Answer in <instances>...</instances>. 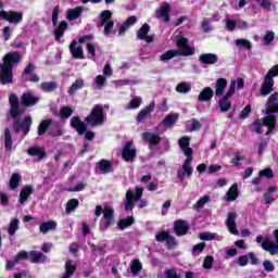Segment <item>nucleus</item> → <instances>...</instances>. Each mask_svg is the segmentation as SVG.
<instances>
[{
  "label": "nucleus",
  "instance_id": "obj_1",
  "mask_svg": "<svg viewBox=\"0 0 278 278\" xmlns=\"http://www.w3.org/2000/svg\"><path fill=\"white\" fill-rule=\"evenodd\" d=\"M265 105L266 110H263V112H265L266 117L256 119L253 123L254 131L256 134H262V127H267V134H270L277 126V117H275V114L278 113V92L270 94Z\"/></svg>",
  "mask_w": 278,
  "mask_h": 278
},
{
  "label": "nucleus",
  "instance_id": "obj_2",
  "mask_svg": "<svg viewBox=\"0 0 278 278\" xmlns=\"http://www.w3.org/2000/svg\"><path fill=\"white\" fill-rule=\"evenodd\" d=\"M21 62V53L9 52L3 58V64H0V84H12V66Z\"/></svg>",
  "mask_w": 278,
  "mask_h": 278
},
{
  "label": "nucleus",
  "instance_id": "obj_3",
  "mask_svg": "<svg viewBox=\"0 0 278 278\" xmlns=\"http://www.w3.org/2000/svg\"><path fill=\"white\" fill-rule=\"evenodd\" d=\"M176 46L178 50H169L161 55V61L173 60L176 55H194V47L188 43V38L182 37L181 34L176 36Z\"/></svg>",
  "mask_w": 278,
  "mask_h": 278
},
{
  "label": "nucleus",
  "instance_id": "obj_4",
  "mask_svg": "<svg viewBox=\"0 0 278 278\" xmlns=\"http://www.w3.org/2000/svg\"><path fill=\"white\" fill-rule=\"evenodd\" d=\"M103 214L104 220L100 224V229H108L112 225V220L114 219V208L111 206L101 207L98 205L96 207V217L99 218Z\"/></svg>",
  "mask_w": 278,
  "mask_h": 278
},
{
  "label": "nucleus",
  "instance_id": "obj_5",
  "mask_svg": "<svg viewBox=\"0 0 278 278\" xmlns=\"http://www.w3.org/2000/svg\"><path fill=\"white\" fill-rule=\"evenodd\" d=\"M274 236H275L276 242L270 241V239H264L262 236L256 237V242L261 244L264 251H267L268 253H270V255H277L278 253V230L274 231Z\"/></svg>",
  "mask_w": 278,
  "mask_h": 278
},
{
  "label": "nucleus",
  "instance_id": "obj_6",
  "mask_svg": "<svg viewBox=\"0 0 278 278\" xmlns=\"http://www.w3.org/2000/svg\"><path fill=\"white\" fill-rule=\"evenodd\" d=\"M105 122V115H103V108L101 105H96L91 114L86 117V123L91 125V127H97L99 125H103Z\"/></svg>",
  "mask_w": 278,
  "mask_h": 278
},
{
  "label": "nucleus",
  "instance_id": "obj_7",
  "mask_svg": "<svg viewBox=\"0 0 278 278\" xmlns=\"http://www.w3.org/2000/svg\"><path fill=\"white\" fill-rule=\"evenodd\" d=\"M225 23H226V29L228 31H233L236 29H249V22L247 21H242V20H238L236 16H231L228 15L225 18Z\"/></svg>",
  "mask_w": 278,
  "mask_h": 278
},
{
  "label": "nucleus",
  "instance_id": "obj_8",
  "mask_svg": "<svg viewBox=\"0 0 278 278\" xmlns=\"http://www.w3.org/2000/svg\"><path fill=\"white\" fill-rule=\"evenodd\" d=\"M144 192L143 188H137L134 194V191L128 190L126 192V200L124 202V207L126 212H131L134 210V201H140L142 199V193Z\"/></svg>",
  "mask_w": 278,
  "mask_h": 278
},
{
  "label": "nucleus",
  "instance_id": "obj_9",
  "mask_svg": "<svg viewBox=\"0 0 278 278\" xmlns=\"http://www.w3.org/2000/svg\"><path fill=\"white\" fill-rule=\"evenodd\" d=\"M99 27H104V36H110L114 27V21H112V13L110 11H103L100 15Z\"/></svg>",
  "mask_w": 278,
  "mask_h": 278
},
{
  "label": "nucleus",
  "instance_id": "obj_10",
  "mask_svg": "<svg viewBox=\"0 0 278 278\" xmlns=\"http://www.w3.org/2000/svg\"><path fill=\"white\" fill-rule=\"evenodd\" d=\"M90 36H84L80 37L77 41H73L70 45V51L76 60H84V49L81 48V43L86 42V40H89Z\"/></svg>",
  "mask_w": 278,
  "mask_h": 278
},
{
  "label": "nucleus",
  "instance_id": "obj_11",
  "mask_svg": "<svg viewBox=\"0 0 278 278\" xmlns=\"http://www.w3.org/2000/svg\"><path fill=\"white\" fill-rule=\"evenodd\" d=\"M235 92H236V80H231L230 87L226 96L219 101V109L222 112H229V110L231 109V102H229V99L233 97Z\"/></svg>",
  "mask_w": 278,
  "mask_h": 278
},
{
  "label": "nucleus",
  "instance_id": "obj_12",
  "mask_svg": "<svg viewBox=\"0 0 278 278\" xmlns=\"http://www.w3.org/2000/svg\"><path fill=\"white\" fill-rule=\"evenodd\" d=\"M187 159L185 160L182 164V170L177 172V177L180 179V181H184L186 177H192L193 168H192V156H186Z\"/></svg>",
  "mask_w": 278,
  "mask_h": 278
},
{
  "label": "nucleus",
  "instance_id": "obj_13",
  "mask_svg": "<svg viewBox=\"0 0 278 278\" xmlns=\"http://www.w3.org/2000/svg\"><path fill=\"white\" fill-rule=\"evenodd\" d=\"M0 18H4V21H8L9 23H13L14 25H18L21 21H23V13L21 12H0Z\"/></svg>",
  "mask_w": 278,
  "mask_h": 278
},
{
  "label": "nucleus",
  "instance_id": "obj_14",
  "mask_svg": "<svg viewBox=\"0 0 278 278\" xmlns=\"http://www.w3.org/2000/svg\"><path fill=\"white\" fill-rule=\"evenodd\" d=\"M273 86H275V80L273 79L271 76L266 74V76L262 83L261 96L268 97V94H270V92H273Z\"/></svg>",
  "mask_w": 278,
  "mask_h": 278
},
{
  "label": "nucleus",
  "instance_id": "obj_15",
  "mask_svg": "<svg viewBox=\"0 0 278 278\" xmlns=\"http://www.w3.org/2000/svg\"><path fill=\"white\" fill-rule=\"evenodd\" d=\"M31 116H26L25 119L23 121V123L15 121L13 123V129H15L16 131H24L25 136H27V134H29V127H31Z\"/></svg>",
  "mask_w": 278,
  "mask_h": 278
},
{
  "label": "nucleus",
  "instance_id": "obj_16",
  "mask_svg": "<svg viewBox=\"0 0 278 278\" xmlns=\"http://www.w3.org/2000/svg\"><path fill=\"white\" fill-rule=\"evenodd\" d=\"M170 4L163 2L160 8L156 10V18H163L165 23L170 21Z\"/></svg>",
  "mask_w": 278,
  "mask_h": 278
},
{
  "label": "nucleus",
  "instance_id": "obj_17",
  "mask_svg": "<svg viewBox=\"0 0 278 278\" xmlns=\"http://www.w3.org/2000/svg\"><path fill=\"white\" fill-rule=\"evenodd\" d=\"M178 144L184 155H186V157L192 156L194 151L192 150V148H190V137L188 136L181 137L178 141Z\"/></svg>",
  "mask_w": 278,
  "mask_h": 278
},
{
  "label": "nucleus",
  "instance_id": "obj_18",
  "mask_svg": "<svg viewBox=\"0 0 278 278\" xmlns=\"http://www.w3.org/2000/svg\"><path fill=\"white\" fill-rule=\"evenodd\" d=\"M236 218H238V214L230 212L227 215L226 219V227L228 228V231L232 233V236H238V227L236 226Z\"/></svg>",
  "mask_w": 278,
  "mask_h": 278
},
{
  "label": "nucleus",
  "instance_id": "obj_19",
  "mask_svg": "<svg viewBox=\"0 0 278 278\" xmlns=\"http://www.w3.org/2000/svg\"><path fill=\"white\" fill-rule=\"evenodd\" d=\"M122 156L126 162H131L136 157V148H134V142H126Z\"/></svg>",
  "mask_w": 278,
  "mask_h": 278
},
{
  "label": "nucleus",
  "instance_id": "obj_20",
  "mask_svg": "<svg viewBox=\"0 0 278 278\" xmlns=\"http://www.w3.org/2000/svg\"><path fill=\"white\" fill-rule=\"evenodd\" d=\"M10 105H11V116L12 118H18L21 114H23V111L18 109V98L16 94H11L9 98Z\"/></svg>",
  "mask_w": 278,
  "mask_h": 278
},
{
  "label": "nucleus",
  "instance_id": "obj_21",
  "mask_svg": "<svg viewBox=\"0 0 278 278\" xmlns=\"http://www.w3.org/2000/svg\"><path fill=\"white\" fill-rule=\"evenodd\" d=\"M189 229L190 227L188 226V223L184 219H179L174 223V231L176 236H186Z\"/></svg>",
  "mask_w": 278,
  "mask_h": 278
},
{
  "label": "nucleus",
  "instance_id": "obj_22",
  "mask_svg": "<svg viewBox=\"0 0 278 278\" xmlns=\"http://www.w3.org/2000/svg\"><path fill=\"white\" fill-rule=\"evenodd\" d=\"M156 238V242H166L167 247H169V249H173V247L177 245V242L175 241V238L172 237L170 235H168V232H160L155 236Z\"/></svg>",
  "mask_w": 278,
  "mask_h": 278
},
{
  "label": "nucleus",
  "instance_id": "obj_23",
  "mask_svg": "<svg viewBox=\"0 0 278 278\" xmlns=\"http://www.w3.org/2000/svg\"><path fill=\"white\" fill-rule=\"evenodd\" d=\"M151 29V26L149 24H143L142 27L137 31V38L139 40H144L146 42H152L153 38L149 36V30Z\"/></svg>",
  "mask_w": 278,
  "mask_h": 278
},
{
  "label": "nucleus",
  "instance_id": "obj_24",
  "mask_svg": "<svg viewBox=\"0 0 278 278\" xmlns=\"http://www.w3.org/2000/svg\"><path fill=\"white\" fill-rule=\"evenodd\" d=\"M71 126L76 129L79 136H84L86 134V124L81 122L79 117H73L71 119Z\"/></svg>",
  "mask_w": 278,
  "mask_h": 278
},
{
  "label": "nucleus",
  "instance_id": "obj_25",
  "mask_svg": "<svg viewBox=\"0 0 278 278\" xmlns=\"http://www.w3.org/2000/svg\"><path fill=\"white\" fill-rule=\"evenodd\" d=\"M58 229V223L55 220H48L41 223L39 226V231L41 233H49V231H55Z\"/></svg>",
  "mask_w": 278,
  "mask_h": 278
},
{
  "label": "nucleus",
  "instance_id": "obj_26",
  "mask_svg": "<svg viewBox=\"0 0 278 278\" xmlns=\"http://www.w3.org/2000/svg\"><path fill=\"white\" fill-rule=\"evenodd\" d=\"M97 170L102 175H108V173H112V163L108 160H101L97 165Z\"/></svg>",
  "mask_w": 278,
  "mask_h": 278
},
{
  "label": "nucleus",
  "instance_id": "obj_27",
  "mask_svg": "<svg viewBox=\"0 0 278 278\" xmlns=\"http://www.w3.org/2000/svg\"><path fill=\"white\" fill-rule=\"evenodd\" d=\"M38 97L34 96L31 92L23 93L22 96V105H36L38 103Z\"/></svg>",
  "mask_w": 278,
  "mask_h": 278
},
{
  "label": "nucleus",
  "instance_id": "obj_28",
  "mask_svg": "<svg viewBox=\"0 0 278 278\" xmlns=\"http://www.w3.org/2000/svg\"><path fill=\"white\" fill-rule=\"evenodd\" d=\"M155 110V102H151L148 106H146L143 110H141L137 116L138 123H142L151 112Z\"/></svg>",
  "mask_w": 278,
  "mask_h": 278
},
{
  "label": "nucleus",
  "instance_id": "obj_29",
  "mask_svg": "<svg viewBox=\"0 0 278 278\" xmlns=\"http://www.w3.org/2000/svg\"><path fill=\"white\" fill-rule=\"evenodd\" d=\"M177 121H179V114L170 113L162 121L161 125L163 127H174Z\"/></svg>",
  "mask_w": 278,
  "mask_h": 278
},
{
  "label": "nucleus",
  "instance_id": "obj_30",
  "mask_svg": "<svg viewBox=\"0 0 278 278\" xmlns=\"http://www.w3.org/2000/svg\"><path fill=\"white\" fill-rule=\"evenodd\" d=\"M238 184H233L229 190L226 192L224 199L225 201L231 202V201H236V199H238Z\"/></svg>",
  "mask_w": 278,
  "mask_h": 278
},
{
  "label": "nucleus",
  "instance_id": "obj_31",
  "mask_svg": "<svg viewBox=\"0 0 278 278\" xmlns=\"http://www.w3.org/2000/svg\"><path fill=\"white\" fill-rule=\"evenodd\" d=\"M136 23H138V17L136 16H130L128 17L124 24L119 27V36H123V34H125V31H127V29H129V27H132V25H136Z\"/></svg>",
  "mask_w": 278,
  "mask_h": 278
},
{
  "label": "nucleus",
  "instance_id": "obj_32",
  "mask_svg": "<svg viewBox=\"0 0 278 278\" xmlns=\"http://www.w3.org/2000/svg\"><path fill=\"white\" fill-rule=\"evenodd\" d=\"M227 88V79L219 78L216 80V89L215 94L216 97H223L225 94V89Z\"/></svg>",
  "mask_w": 278,
  "mask_h": 278
},
{
  "label": "nucleus",
  "instance_id": "obj_33",
  "mask_svg": "<svg viewBox=\"0 0 278 278\" xmlns=\"http://www.w3.org/2000/svg\"><path fill=\"white\" fill-rule=\"evenodd\" d=\"M68 28V24L66 21H62L58 28L54 31V38L58 42H60L61 38L64 36V30Z\"/></svg>",
  "mask_w": 278,
  "mask_h": 278
},
{
  "label": "nucleus",
  "instance_id": "obj_34",
  "mask_svg": "<svg viewBox=\"0 0 278 278\" xmlns=\"http://www.w3.org/2000/svg\"><path fill=\"white\" fill-rule=\"evenodd\" d=\"M200 240L210 241V240H217L220 242L223 240V236H219L216 232H202L199 235Z\"/></svg>",
  "mask_w": 278,
  "mask_h": 278
},
{
  "label": "nucleus",
  "instance_id": "obj_35",
  "mask_svg": "<svg viewBox=\"0 0 278 278\" xmlns=\"http://www.w3.org/2000/svg\"><path fill=\"white\" fill-rule=\"evenodd\" d=\"M84 12V8L77 7L75 9L67 10V20L68 21H77L80 14Z\"/></svg>",
  "mask_w": 278,
  "mask_h": 278
},
{
  "label": "nucleus",
  "instance_id": "obj_36",
  "mask_svg": "<svg viewBox=\"0 0 278 278\" xmlns=\"http://www.w3.org/2000/svg\"><path fill=\"white\" fill-rule=\"evenodd\" d=\"M142 139L146 142H149L151 146L157 144L160 142V135L151 134V132H143Z\"/></svg>",
  "mask_w": 278,
  "mask_h": 278
},
{
  "label": "nucleus",
  "instance_id": "obj_37",
  "mask_svg": "<svg viewBox=\"0 0 278 278\" xmlns=\"http://www.w3.org/2000/svg\"><path fill=\"white\" fill-rule=\"evenodd\" d=\"M28 260H30L33 264H38V262H45V254H42V252L31 251L28 253Z\"/></svg>",
  "mask_w": 278,
  "mask_h": 278
},
{
  "label": "nucleus",
  "instance_id": "obj_38",
  "mask_svg": "<svg viewBox=\"0 0 278 278\" xmlns=\"http://www.w3.org/2000/svg\"><path fill=\"white\" fill-rule=\"evenodd\" d=\"M76 269H77V267L75 266V264H73V262H71V261H67L65 263V273L62 275L61 278H71V277H73Z\"/></svg>",
  "mask_w": 278,
  "mask_h": 278
},
{
  "label": "nucleus",
  "instance_id": "obj_39",
  "mask_svg": "<svg viewBox=\"0 0 278 278\" xmlns=\"http://www.w3.org/2000/svg\"><path fill=\"white\" fill-rule=\"evenodd\" d=\"M200 62L203 64H216V62H218V56L212 53L202 54L200 55Z\"/></svg>",
  "mask_w": 278,
  "mask_h": 278
},
{
  "label": "nucleus",
  "instance_id": "obj_40",
  "mask_svg": "<svg viewBox=\"0 0 278 278\" xmlns=\"http://www.w3.org/2000/svg\"><path fill=\"white\" fill-rule=\"evenodd\" d=\"M214 97V90L210 87H205L202 92H200L198 99L199 101H210Z\"/></svg>",
  "mask_w": 278,
  "mask_h": 278
},
{
  "label": "nucleus",
  "instance_id": "obj_41",
  "mask_svg": "<svg viewBox=\"0 0 278 278\" xmlns=\"http://www.w3.org/2000/svg\"><path fill=\"white\" fill-rule=\"evenodd\" d=\"M192 90V85L188 81H182L176 86V92H180V94H188Z\"/></svg>",
  "mask_w": 278,
  "mask_h": 278
},
{
  "label": "nucleus",
  "instance_id": "obj_42",
  "mask_svg": "<svg viewBox=\"0 0 278 278\" xmlns=\"http://www.w3.org/2000/svg\"><path fill=\"white\" fill-rule=\"evenodd\" d=\"M28 155H34L36 157H38V160H42V157H45V150L42 148L39 147H33L30 149H28Z\"/></svg>",
  "mask_w": 278,
  "mask_h": 278
},
{
  "label": "nucleus",
  "instance_id": "obj_43",
  "mask_svg": "<svg viewBox=\"0 0 278 278\" xmlns=\"http://www.w3.org/2000/svg\"><path fill=\"white\" fill-rule=\"evenodd\" d=\"M77 207H79V200H77V199H71V200L66 203L65 212H66V214H72V212H75V210H77Z\"/></svg>",
  "mask_w": 278,
  "mask_h": 278
},
{
  "label": "nucleus",
  "instance_id": "obj_44",
  "mask_svg": "<svg viewBox=\"0 0 278 278\" xmlns=\"http://www.w3.org/2000/svg\"><path fill=\"white\" fill-rule=\"evenodd\" d=\"M130 270L134 275V277H138V273L142 270V263H140V260L135 258L130 265Z\"/></svg>",
  "mask_w": 278,
  "mask_h": 278
},
{
  "label": "nucleus",
  "instance_id": "obj_45",
  "mask_svg": "<svg viewBox=\"0 0 278 278\" xmlns=\"http://www.w3.org/2000/svg\"><path fill=\"white\" fill-rule=\"evenodd\" d=\"M51 123H52L51 119L42 121L38 126V136H45V134H47V129H49Z\"/></svg>",
  "mask_w": 278,
  "mask_h": 278
},
{
  "label": "nucleus",
  "instance_id": "obj_46",
  "mask_svg": "<svg viewBox=\"0 0 278 278\" xmlns=\"http://www.w3.org/2000/svg\"><path fill=\"white\" fill-rule=\"evenodd\" d=\"M4 147L7 151H12V134L8 128L4 130Z\"/></svg>",
  "mask_w": 278,
  "mask_h": 278
},
{
  "label": "nucleus",
  "instance_id": "obj_47",
  "mask_svg": "<svg viewBox=\"0 0 278 278\" xmlns=\"http://www.w3.org/2000/svg\"><path fill=\"white\" fill-rule=\"evenodd\" d=\"M134 225V217L129 216L127 218L121 219L118 223V229L123 231V229H127V227H131Z\"/></svg>",
  "mask_w": 278,
  "mask_h": 278
},
{
  "label": "nucleus",
  "instance_id": "obj_48",
  "mask_svg": "<svg viewBox=\"0 0 278 278\" xmlns=\"http://www.w3.org/2000/svg\"><path fill=\"white\" fill-rule=\"evenodd\" d=\"M31 187H25L20 193V203H25L27 199H29V194H31Z\"/></svg>",
  "mask_w": 278,
  "mask_h": 278
},
{
  "label": "nucleus",
  "instance_id": "obj_49",
  "mask_svg": "<svg viewBox=\"0 0 278 278\" xmlns=\"http://www.w3.org/2000/svg\"><path fill=\"white\" fill-rule=\"evenodd\" d=\"M18 224H20V222L16 218H13L11 220V223L9 224V228H8V233L10 236H14L16 233V231L18 230Z\"/></svg>",
  "mask_w": 278,
  "mask_h": 278
},
{
  "label": "nucleus",
  "instance_id": "obj_50",
  "mask_svg": "<svg viewBox=\"0 0 278 278\" xmlns=\"http://www.w3.org/2000/svg\"><path fill=\"white\" fill-rule=\"evenodd\" d=\"M142 104V98L136 97L132 100H130L129 105L126 106V110H138L140 105Z\"/></svg>",
  "mask_w": 278,
  "mask_h": 278
},
{
  "label": "nucleus",
  "instance_id": "obj_51",
  "mask_svg": "<svg viewBox=\"0 0 278 278\" xmlns=\"http://www.w3.org/2000/svg\"><path fill=\"white\" fill-rule=\"evenodd\" d=\"M55 88H58V84H55V81H48L41 84V90H43V92H53Z\"/></svg>",
  "mask_w": 278,
  "mask_h": 278
},
{
  "label": "nucleus",
  "instance_id": "obj_52",
  "mask_svg": "<svg viewBox=\"0 0 278 278\" xmlns=\"http://www.w3.org/2000/svg\"><path fill=\"white\" fill-rule=\"evenodd\" d=\"M18 184H21V175L13 174L11 179H10L11 190H16V188H18Z\"/></svg>",
  "mask_w": 278,
  "mask_h": 278
},
{
  "label": "nucleus",
  "instance_id": "obj_53",
  "mask_svg": "<svg viewBox=\"0 0 278 278\" xmlns=\"http://www.w3.org/2000/svg\"><path fill=\"white\" fill-rule=\"evenodd\" d=\"M80 88H84V79H77L70 88L68 92L71 94H75L77 90H80Z\"/></svg>",
  "mask_w": 278,
  "mask_h": 278
},
{
  "label": "nucleus",
  "instance_id": "obj_54",
  "mask_svg": "<svg viewBox=\"0 0 278 278\" xmlns=\"http://www.w3.org/2000/svg\"><path fill=\"white\" fill-rule=\"evenodd\" d=\"M188 131H197V129H201V123L197 119H191L187 123Z\"/></svg>",
  "mask_w": 278,
  "mask_h": 278
},
{
  "label": "nucleus",
  "instance_id": "obj_55",
  "mask_svg": "<svg viewBox=\"0 0 278 278\" xmlns=\"http://www.w3.org/2000/svg\"><path fill=\"white\" fill-rule=\"evenodd\" d=\"M273 40H275V31L269 30L263 37V42H264L265 47H268V45H270V42H273Z\"/></svg>",
  "mask_w": 278,
  "mask_h": 278
},
{
  "label": "nucleus",
  "instance_id": "obj_56",
  "mask_svg": "<svg viewBox=\"0 0 278 278\" xmlns=\"http://www.w3.org/2000/svg\"><path fill=\"white\" fill-rule=\"evenodd\" d=\"M206 203H210V195H204L195 203V210H201L205 206Z\"/></svg>",
  "mask_w": 278,
  "mask_h": 278
},
{
  "label": "nucleus",
  "instance_id": "obj_57",
  "mask_svg": "<svg viewBox=\"0 0 278 278\" xmlns=\"http://www.w3.org/2000/svg\"><path fill=\"white\" fill-rule=\"evenodd\" d=\"M72 114H73V109H71L70 106H63L60 110L61 118H68Z\"/></svg>",
  "mask_w": 278,
  "mask_h": 278
},
{
  "label": "nucleus",
  "instance_id": "obj_58",
  "mask_svg": "<svg viewBox=\"0 0 278 278\" xmlns=\"http://www.w3.org/2000/svg\"><path fill=\"white\" fill-rule=\"evenodd\" d=\"M105 81H106V78L103 75H98L94 78L96 87L99 88V89H101V88H103L105 86Z\"/></svg>",
  "mask_w": 278,
  "mask_h": 278
},
{
  "label": "nucleus",
  "instance_id": "obj_59",
  "mask_svg": "<svg viewBox=\"0 0 278 278\" xmlns=\"http://www.w3.org/2000/svg\"><path fill=\"white\" fill-rule=\"evenodd\" d=\"M236 46L237 47H243V49H251L252 45L251 41H249L248 39H237L236 40Z\"/></svg>",
  "mask_w": 278,
  "mask_h": 278
},
{
  "label": "nucleus",
  "instance_id": "obj_60",
  "mask_svg": "<svg viewBox=\"0 0 278 278\" xmlns=\"http://www.w3.org/2000/svg\"><path fill=\"white\" fill-rule=\"evenodd\" d=\"M260 177H267V179H273L275 174L273 173L271 168H265L258 172Z\"/></svg>",
  "mask_w": 278,
  "mask_h": 278
},
{
  "label": "nucleus",
  "instance_id": "obj_61",
  "mask_svg": "<svg viewBox=\"0 0 278 278\" xmlns=\"http://www.w3.org/2000/svg\"><path fill=\"white\" fill-rule=\"evenodd\" d=\"M273 192H277V188L275 186L268 188V191L265 194V203H273V201H275V198H269Z\"/></svg>",
  "mask_w": 278,
  "mask_h": 278
},
{
  "label": "nucleus",
  "instance_id": "obj_62",
  "mask_svg": "<svg viewBox=\"0 0 278 278\" xmlns=\"http://www.w3.org/2000/svg\"><path fill=\"white\" fill-rule=\"evenodd\" d=\"M205 249V242L198 243L193 247V255H201Z\"/></svg>",
  "mask_w": 278,
  "mask_h": 278
},
{
  "label": "nucleus",
  "instance_id": "obj_63",
  "mask_svg": "<svg viewBox=\"0 0 278 278\" xmlns=\"http://www.w3.org/2000/svg\"><path fill=\"white\" fill-rule=\"evenodd\" d=\"M212 266H214V257L206 256L203 262V268L210 269Z\"/></svg>",
  "mask_w": 278,
  "mask_h": 278
},
{
  "label": "nucleus",
  "instance_id": "obj_64",
  "mask_svg": "<svg viewBox=\"0 0 278 278\" xmlns=\"http://www.w3.org/2000/svg\"><path fill=\"white\" fill-rule=\"evenodd\" d=\"M22 260H29V253H27L26 251H21L20 253H17V255L15 256V263L22 262Z\"/></svg>",
  "mask_w": 278,
  "mask_h": 278
}]
</instances>
